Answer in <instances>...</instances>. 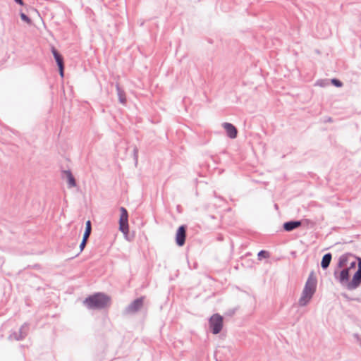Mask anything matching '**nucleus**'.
<instances>
[{
  "mask_svg": "<svg viewBox=\"0 0 361 361\" xmlns=\"http://www.w3.org/2000/svg\"><path fill=\"white\" fill-rule=\"evenodd\" d=\"M317 279L312 271L305 282L298 304L301 307L306 306L312 300L317 290Z\"/></svg>",
  "mask_w": 361,
  "mask_h": 361,
  "instance_id": "1",
  "label": "nucleus"
},
{
  "mask_svg": "<svg viewBox=\"0 0 361 361\" xmlns=\"http://www.w3.org/2000/svg\"><path fill=\"white\" fill-rule=\"evenodd\" d=\"M16 3H17L19 5L23 6V0H14Z\"/></svg>",
  "mask_w": 361,
  "mask_h": 361,
  "instance_id": "25",
  "label": "nucleus"
},
{
  "mask_svg": "<svg viewBox=\"0 0 361 361\" xmlns=\"http://www.w3.org/2000/svg\"><path fill=\"white\" fill-rule=\"evenodd\" d=\"M355 337L357 338H358V334H355Z\"/></svg>",
  "mask_w": 361,
  "mask_h": 361,
  "instance_id": "28",
  "label": "nucleus"
},
{
  "mask_svg": "<svg viewBox=\"0 0 361 361\" xmlns=\"http://www.w3.org/2000/svg\"><path fill=\"white\" fill-rule=\"evenodd\" d=\"M186 229L187 226L185 225H181L176 231V243L180 247L183 246L185 243Z\"/></svg>",
  "mask_w": 361,
  "mask_h": 361,
  "instance_id": "10",
  "label": "nucleus"
},
{
  "mask_svg": "<svg viewBox=\"0 0 361 361\" xmlns=\"http://www.w3.org/2000/svg\"><path fill=\"white\" fill-rule=\"evenodd\" d=\"M209 325L213 334H218L223 328V317L219 314H214L209 319Z\"/></svg>",
  "mask_w": 361,
  "mask_h": 361,
  "instance_id": "3",
  "label": "nucleus"
},
{
  "mask_svg": "<svg viewBox=\"0 0 361 361\" xmlns=\"http://www.w3.org/2000/svg\"><path fill=\"white\" fill-rule=\"evenodd\" d=\"M355 259L353 262H351L350 263V266L348 267V268H350V270L351 269L355 268V266H356V260H357V257H355Z\"/></svg>",
  "mask_w": 361,
  "mask_h": 361,
  "instance_id": "22",
  "label": "nucleus"
},
{
  "mask_svg": "<svg viewBox=\"0 0 361 361\" xmlns=\"http://www.w3.org/2000/svg\"><path fill=\"white\" fill-rule=\"evenodd\" d=\"M358 269L353 276V279L347 284V289L353 290L357 288L361 284V258L357 257Z\"/></svg>",
  "mask_w": 361,
  "mask_h": 361,
  "instance_id": "4",
  "label": "nucleus"
},
{
  "mask_svg": "<svg viewBox=\"0 0 361 361\" xmlns=\"http://www.w3.org/2000/svg\"><path fill=\"white\" fill-rule=\"evenodd\" d=\"M334 276L342 286L347 288V284L350 282V268H345L340 273L336 270L334 272Z\"/></svg>",
  "mask_w": 361,
  "mask_h": 361,
  "instance_id": "8",
  "label": "nucleus"
},
{
  "mask_svg": "<svg viewBox=\"0 0 361 361\" xmlns=\"http://www.w3.org/2000/svg\"><path fill=\"white\" fill-rule=\"evenodd\" d=\"M51 52L53 54V56L57 63L58 67L64 66L63 56L58 52V51L54 47H52Z\"/></svg>",
  "mask_w": 361,
  "mask_h": 361,
  "instance_id": "16",
  "label": "nucleus"
},
{
  "mask_svg": "<svg viewBox=\"0 0 361 361\" xmlns=\"http://www.w3.org/2000/svg\"><path fill=\"white\" fill-rule=\"evenodd\" d=\"M222 126L225 129L226 135L228 137L234 139L237 137L238 130L233 124L225 122L222 123Z\"/></svg>",
  "mask_w": 361,
  "mask_h": 361,
  "instance_id": "11",
  "label": "nucleus"
},
{
  "mask_svg": "<svg viewBox=\"0 0 361 361\" xmlns=\"http://www.w3.org/2000/svg\"><path fill=\"white\" fill-rule=\"evenodd\" d=\"M121 216L119 219V230L125 235L129 232L128 214L124 207H121Z\"/></svg>",
  "mask_w": 361,
  "mask_h": 361,
  "instance_id": "6",
  "label": "nucleus"
},
{
  "mask_svg": "<svg viewBox=\"0 0 361 361\" xmlns=\"http://www.w3.org/2000/svg\"><path fill=\"white\" fill-rule=\"evenodd\" d=\"M269 256H270L269 252L266 250H260L257 254L259 260H261L262 258H264V259L269 258Z\"/></svg>",
  "mask_w": 361,
  "mask_h": 361,
  "instance_id": "18",
  "label": "nucleus"
},
{
  "mask_svg": "<svg viewBox=\"0 0 361 361\" xmlns=\"http://www.w3.org/2000/svg\"><path fill=\"white\" fill-rule=\"evenodd\" d=\"M144 297L138 298L129 304L124 310L126 314H131L137 312L143 306Z\"/></svg>",
  "mask_w": 361,
  "mask_h": 361,
  "instance_id": "5",
  "label": "nucleus"
},
{
  "mask_svg": "<svg viewBox=\"0 0 361 361\" xmlns=\"http://www.w3.org/2000/svg\"><path fill=\"white\" fill-rule=\"evenodd\" d=\"M29 324L24 323L18 331H13L8 336L10 340L21 341L24 339L28 334Z\"/></svg>",
  "mask_w": 361,
  "mask_h": 361,
  "instance_id": "7",
  "label": "nucleus"
},
{
  "mask_svg": "<svg viewBox=\"0 0 361 361\" xmlns=\"http://www.w3.org/2000/svg\"><path fill=\"white\" fill-rule=\"evenodd\" d=\"M137 148H135L134 149V154H135V159H137Z\"/></svg>",
  "mask_w": 361,
  "mask_h": 361,
  "instance_id": "27",
  "label": "nucleus"
},
{
  "mask_svg": "<svg viewBox=\"0 0 361 361\" xmlns=\"http://www.w3.org/2000/svg\"><path fill=\"white\" fill-rule=\"evenodd\" d=\"M235 312H236L235 308L230 309L226 311V312L225 313V315L228 316V317H232L235 314Z\"/></svg>",
  "mask_w": 361,
  "mask_h": 361,
  "instance_id": "21",
  "label": "nucleus"
},
{
  "mask_svg": "<svg viewBox=\"0 0 361 361\" xmlns=\"http://www.w3.org/2000/svg\"><path fill=\"white\" fill-rule=\"evenodd\" d=\"M326 122H332L333 121V119L331 117H328L326 120H325Z\"/></svg>",
  "mask_w": 361,
  "mask_h": 361,
  "instance_id": "26",
  "label": "nucleus"
},
{
  "mask_svg": "<svg viewBox=\"0 0 361 361\" xmlns=\"http://www.w3.org/2000/svg\"><path fill=\"white\" fill-rule=\"evenodd\" d=\"M302 225L300 221H290L285 222L283 228L286 231H292L293 230L300 227Z\"/></svg>",
  "mask_w": 361,
  "mask_h": 361,
  "instance_id": "12",
  "label": "nucleus"
},
{
  "mask_svg": "<svg viewBox=\"0 0 361 361\" xmlns=\"http://www.w3.org/2000/svg\"><path fill=\"white\" fill-rule=\"evenodd\" d=\"M332 255L330 252L326 253L322 259L321 267L323 269H326L331 263Z\"/></svg>",
  "mask_w": 361,
  "mask_h": 361,
  "instance_id": "15",
  "label": "nucleus"
},
{
  "mask_svg": "<svg viewBox=\"0 0 361 361\" xmlns=\"http://www.w3.org/2000/svg\"><path fill=\"white\" fill-rule=\"evenodd\" d=\"M64 173L66 175L68 188H73L76 185V181L70 170L64 171Z\"/></svg>",
  "mask_w": 361,
  "mask_h": 361,
  "instance_id": "17",
  "label": "nucleus"
},
{
  "mask_svg": "<svg viewBox=\"0 0 361 361\" xmlns=\"http://www.w3.org/2000/svg\"><path fill=\"white\" fill-rule=\"evenodd\" d=\"M60 75L63 78L64 75V66H59Z\"/></svg>",
  "mask_w": 361,
  "mask_h": 361,
  "instance_id": "23",
  "label": "nucleus"
},
{
  "mask_svg": "<svg viewBox=\"0 0 361 361\" xmlns=\"http://www.w3.org/2000/svg\"><path fill=\"white\" fill-rule=\"evenodd\" d=\"M20 18L28 24L31 23V19L24 13H20Z\"/></svg>",
  "mask_w": 361,
  "mask_h": 361,
  "instance_id": "19",
  "label": "nucleus"
},
{
  "mask_svg": "<svg viewBox=\"0 0 361 361\" xmlns=\"http://www.w3.org/2000/svg\"><path fill=\"white\" fill-rule=\"evenodd\" d=\"M331 83L337 87H341L343 86V82L336 78L331 80Z\"/></svg>",
  "mask_w": 361,
  "mask_h": 361,
  "instance_id": "20",
  "label": "nucleus"
},
{
  "mask_svg": "<svg viewBox=\"0 0 361 361\" xmlns=\"http://www.w3.org/2000/svg\"><path fill=\"white\" fill-rule=\"evenodd\" d=\"M115 86H116L119 102L121 103L122 104H126V97L125 91L120 87L118 83H116Z\"/></svg>",
  "mask_w": 361,
  "mask_h": 361,
  "instance_id": "14",
  "label": "nucleus"
},
{
  "mask_svg": "<svg viewBox=\"0 0 361 361\" xmlns=\"http://www.w3.org/2000/svg\"><path fill=\"white\" fill-rule=\"evenodd\" d=\"M92 231V224L90 220L87 221L85 223V230L83 234L82 242L80 245V252L75 255V257H77L80 255V253L84 250L85 247L86 246L87 242L88 240V238L91 234Z\"/></svg>",
  "mask_w": 361,
  "mask_h": 361,
  "instance_id": "9",
  "label": "nucleus"
},
{
  "mask_svg": "<svg viewBox=\"0 0 361 361\" xmlns=\"http://www.w3.org/2000/svg\"><path fill=\"white\" fill-rule=\"evenodd\" d=\"M84 305L90 310H102L111 305V298L103 293H97L86 298Z\"/></svg>",
  "mask_w": 361,
  "mask_h": 361,
  "instance_id": "2",
  "label": "nucleus"
},
{
  "mask_svg": "<svg viewBox=\"0 0 361 361\" xmlns=\"http://www.w3.org/2000/svg\"><path fill=\"white\" fill-rule=\"evenodd\" d=\"M341 295H342L344 298H345L346 300H353V299H352V298H350L348 295V294H346V293H342V294H341Z\"/></svg>",
  "mask_w": 361,
  "mask_h": 361,
  "instance_id": "24",
  "label": "nucleus"
},
{
  "mask_svg": "<svg viewBox=\"0 0 361 361\" xmlns=\"http://www.w3.org/2000/svg\"><path fill=\"white\" fill-rule=\"evenodd\" d=\"M350 257H354V256L350 253H345L340 256L338 259V262L337 264L338 268H342L344 266L347 265Z\"/></svg>",
  "mask_w": 361,
  "mask_h": 361,
  "instance_id": "13",
  "label": "nucleus"
}]
</instances>
